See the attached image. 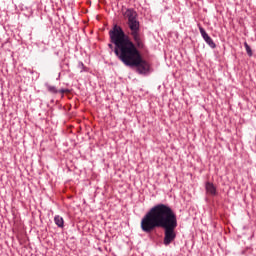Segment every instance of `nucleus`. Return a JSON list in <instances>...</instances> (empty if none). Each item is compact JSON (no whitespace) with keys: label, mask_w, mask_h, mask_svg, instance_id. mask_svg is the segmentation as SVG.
Returning a JSON list of instances; mask_svg holds the SVG:
<instances>
[{"label":"nucleus","mask_w":256,"mask_h":256,"mask_svg":"<svg viewBox=\"0 0 256 256\" xmlns=\"http://www.w3.org/2000/svg\"><path fill=\"white\" fill-rule=\"evenodd\" d=\"M143 233H153L155 229H164L163 244L167 247L177 239V214L167 204L153 206L141 219Z\"/></svg>","instance_id":"1"},{"label":"nucleus","mask_w":256,"mask_h":256,"mask_svg":"<svg viewBox=\"0 0 256 256\" xmlns=\"http://www.w3.org/2000/svg\"><path fill=\"white\" fill-rule=\"evenodd\" d=\"M111 41L115 45L114 53L126 67H136L139 75H147L151 69V65L147 60L143 59L139 47L135 42L131 41V38L125 34L123 28L118 25H114L113 30L110 31Z\"/></svg>","instance_id":"2"},{"label":"nucleus","mask_w":256,"mask_h":256,"mask_svg":"<svg viewBox=\"0 0 256 256\" xmlns=\"http://www.w3.org/2000/svg\"><path fill=\"white\" fill-rule=\"evenodd\" d=\"M125 19H128V27L130 29V36L132 37L135 45L138 49H143L145 44L143 43V38H141V25L139 20H137V11L133 8H128L123 13Z\"/></svg>","instance_id":"3"},{"label":"nucleus","mask_w":256,"mask_h":256,"mask_svg":"<svg viewBox=\"0 0 256 256\" xmlns=\"http://www.w3.org/2000/svg\"><path fill=\"white\" fill-rule=\"evenodd\" d=\"M198 28L200 31V35H201L202 39H204L205 43H207V45H209V47H211V49H215L217 47V44H215V42L213 41V38H211V36H209V34H207V31H205V28L203 26H201L200 24H198Z\"/></svg>","instance_id":"4"},{"label":"nucleus","mask_w":256,"mask_h":256,"mask_svg":"<svg viewBox=\"0 0 256 256\" xmlns=\"http://www.w3.org/2000/svg\"><path fill=\"white\" fill-rule=\"evenodd\" d=\"M205 189H206V193L208 195H212V196L217 195V188L215 187V185L213 183L206 182Z\"/></svg>","instance_id":"5"},{"label":"nucleus","mask_w":256,"mask_h":256,"mask_svg":"<svg viewBox=\"0 0 256 256\" xmlns=\"http://www.w3.org/2000/svg\"><path fill=\"white\" fill-rule=\"evenodd\" d=\"M54 223L55 225H57V227H59L60 229H63V227H65V220L63 219V217L56 215L54 217Z\"/></svg>","instance_id":"6"},{"label":"nucleus","mask_w":256,"mask_h":256,"mask_svg":"<svg viewBox=\"0 0 256 256\" xmlns=\"http://www.w3.org/2000/svg\"><path fill=\"white\" fill-rule=\"evenodd\" d=\"M244 47L248 57H253V50L251 49V46H249L247 42H244Z\"/></svg>","instance_id":"7"},{"label":"nucleus","mask_w":256,"mask_h":256,"mask_svg":"<svg viewBox=\"0 0 256 256\" xmlns=\"http://www.w3.org/2000/svg\"><path fill=\"white\" fill-rule=\"evenodd\" d=\"M78 69H80V73H85L89 71V69L83 64V62L78 63Z\"/></svg>","instance_id":"8"},{"label":"nucleus","mask_w":256,"mask_h":256,"mask_svg":"<svg viewBox=\"0 0 256 256\" xmlns=\"http://www.w3.org/2000/svg\"><path fill=\"white\" fill-rule=\"evenodd\" d=\"M47 89L49 93H53L54 95H57L59 93V90L55 86L47 85Z\"/></svg>","instance_id":"9"},{"label":"nucleus","mask_w":256,"mask_h":256,"mask_svg":"<svg viewBox=\"0 0 256 256\" xmlns=\"http://www.w3.org/2000/svg\"><path fill=\"white\" fill-rule=\"evenodd\" d=\"M111 31H113V28H112V30L109 31L110 44H108V47H109V49H112V51H115V43H113L111 41Z\"/></svg>","instance_id":"10"},{"label":"nucleus","mask_w":256,"mask_h":256,"mask_svg":"<svg viewBox=\"0 0 256 256\" xmlns=\"http://www.w3.org/2000/svg\"><path fill=\"white\" fill-rule=\"evenodd\" d=\"M58 93H62V94L67 93V90L66 89H61V90L58 91Z\"/></svg>","instance_id":"11"}]
</instances>
